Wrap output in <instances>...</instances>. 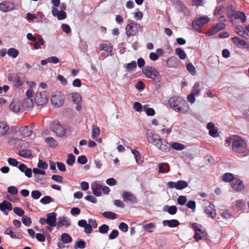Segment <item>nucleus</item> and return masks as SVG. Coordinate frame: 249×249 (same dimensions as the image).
<instances>
[{"label": "nucleus", "mask_w": 249, "mask_h": 249, "mask_svg": "<svg viewBox=\"0 0 249 249\" xmlns=\"http://www.w3.org/2000/svg\"><path fill=\"white\" fill-rule=\"evenodd\" d=\"M37 167L44 170L48 168V164L46 162L43 161L39 159L38 162L37 163Z\"/></svg>", "instance_id": "nucleus-54"}, {"label": "nucleus", "mask_w": 249, "mask_h": 249, "mask_svg": "<svg viewBox=\"0 0 249 249\" xmlns=\"http://www.w3.org/2000/svg\"><path fill=\"white\" fill-rule=\"evenodd\" d=\"M18 168L21 172L24 173L27 178H30L32 177V169L28 168L25 164L23 163H20L18 166Z\"/></svg>", "instance_id": "nucleus-24"}, {"label": "nucleus", "mask_w": 249, "mask_h": 249, "mask_svg": "<svg viewBox=\"0 0 249 249\" xmlns=\"http://www.w3.org/2000/svg\"><path fill=\"white\" fill-rule=\"evenodd\" d=\"M73 102L75 104H78L82 102V97L78 93H74L72 94Z\"/></svg>", "instance_id": "nucleus-39"}, {"label": "nucleus", "mask_w": 249, "mask_h": 249, "mask_svg": "<svg viewBox=\"0 0 249 249\" xmlns=\"http://www.w3.org/2000/svg\"><path fill=\"white\" fill-rule=\"evenodd\" d=\"M167 211L169 214L173 215L177 213V208L175 206H168L166 205L164 208V211Z\"/></svg>", "instance_id": "nucleus-38"}, {"label": "nucleus", "mask_w": 249, "mask_h": 249, "mask_svg": "<svg viewBox=\"0 0 249 249\" xmlns=\"http://www.w3.org/2000/svg\"><path fill=\"white\" fill-rule=\"evenodd\" d=\"M32 127L27 125L21 127L18 131L20 136L23 137H29L32 133Z\"/></svg>", "instance_id": "nucleus-17"}, {"label": "nucleus", "mask_w": 249, "mask_h": 249, "mask_svg": "<svg viewBox=\"0 0 249 249\" xmlns=\"http://www.w3.org/2000/svg\"><path fill=\"white\" fill-rule=\"evenodd\" d=\"M145 135L148 142L155 145L160 150L167 152L170 150V146L167 141L151 130H147Z\"/></svg>", "instance_id": "nucleus-1"}, {"label": "nucleus", "mask_w": 249, "mask_h": 249, "mask_svg": "<svg viewBox=\"0 0 249 249\" xmlns=\"http://www.w3.org/2000/svg\"><path fill=\"white\" fill-rule=\"evenodd\" d=\"M7 53L9 56H12L13 58L17 57L19 54L18 50L13 48L9 49Z\"/></svg>", "instance_id": "nucleus-42"}, {"label": "nucleus", "mask_w": 249, "mask_h": 249, "mask_svg": "<svg viewBox=\"0 0 249 249\" xmlns=\"http://www.w3.org/2000/svg\"><path fill=\"white\" fill-rule=\"evenodd\" d=\"M12 204L9 201L4 200L2 203H0V210L4 213V214H8L7 212H5L7 210L11 211L12 210Z\"/></svg>", "instance_id": "nucleus-23"}, {"label": "nucleus", "mask_w": 249, "mask_h": 249, "mask_svg": "<svg viewBox=\"0 0 249 249\" xmlns=\"http://www.w3.org/2000/svg\"><path fill=\"white\" fill-rule=\"evenodd\" d=\"M66 4L64 3H62L60 5L61 10L58 11V9L56 7H53L52 13L53 16L56 17L58 20H62L66 18L67 15L64 11L66 9Z\"/></svg>", "instance_id": "nucleus-7"}, {"label": "nucleus", "mask_w": 249, "mask_h": 249, "mask_svg": "<svg viewBox=\"0 0 249 249\" xmlns=\"http://www.w3.org/2000/svg\"><path fill=\"white\" fill-rule=\"evenodd\" d=\"M48 96L46 91L37 92L35 95L34 100L38 106H42L48 102Z\"/></svg>", "instance_id": "nucleus-9"}, {"label": "nucleus", "mask_w": 249, "mask_h": 249, "mask_svg": "<svg viewBox=\"0 0 249 249\" xmlns=\"http://www.w3.org/2000/svg\"><path fill=\"white\" fill-rule=\"evenodd\" d=\"M7 192L12 195H15L18 193V190L16 187L11 186L8 188Z\"/></svg>", "instance_id": "nucleus-64"}, {"label": "nucleus", "mask_w": 249, "mask_h": 249, "mask_svg": "<svg viewBox=\"0 0 249 249\" xmlns=\"http://www.w3.org/2000/svg\"><path fill=\"white\" fill-rule=\"evenodd\" d=\"M71 223L70 220L64 216L59 217L57 222V229H59L62 226L69 227L71 225Z\"/></svg>", "instance_id": "nucleus-20"}, {"label": "nucleus", "mask_w": 249, "mask_h": 249, "mask_svg": "<svg viewBox=\"0 0 249 249\" xmlns=\"http://www.w3.org/2000/svg\"><path fill=\"white\" fill-rule=\"evenodd\" d=\"M89 224L86 220H80L78 222V225L80 227L84 228V232L86 233L89 234L92 232V228H96L98 226L96 221L95 219L90 218L88 220Z\"/></svg>", "instance_id": "nucleus-5"}, {"label": "nucleus", "mask_w": 249, "mask_h": 249, "mask_svg": "<svg viewBox=\"0 0 249 249\" xmlns=\"http://www.w3.org/2000/svg\"><path fill=\"white\" fill-rule=\"evenodd\" d=\"M171 147L173 149L177 150H182L185 148L184 145L176 142H173L171 145Z\"/></svg>", "instance_id": "nucleus-48"}, {"label": "nucleus", "mask_w": 249, "mask_h": 249, "mask_svg": "<svg viewBox=\"0 0 249 249\" xmlns=\"http://www.w3.org/2000/svg\"><path fill=\"white\" fill-rule=\"evenodd\" d=\"M231 40L236 46L239 48L245 47L247 45V42L244 40L238 37H232Z\"/></svg>", "instance_id": "nucleus-25"}, {"label": "nucleus", "mask_w": 249, "mask_h": 249, "mask_svg": "<svg viewBox=\"0 0 249 249\" xmlns=\"http://www.w3.org/2000/svg\"><path fill=\"white\" fill-rule=\"evenodd\" d=\"M18 155L22 157L28 158L31 157L32 152L30 150H22L18 152Z\"/></svg>", "instance_id": "nucleus-40"}, {"label": "nucleus", "mask_w": 249, "mask_h": 249, "mask_svg": "<svg viewBox=\"0 0 249 249\" xmlns=\"http://www.w3.org/2000/svg\"><path fill=\"white\" fill-rule=\"evenodd\" d=\"M52 131L58 137L63 136L65 133V129L58 122H54L51 127Z\"/></svg>", "instance_id": "nucleus-15"}, {"label": "nucleus", "mask_w": 249, "mask_h": 249, "mask_svg": "<svg viewBox=\"0 0 249 249\" xmlns=\"http://www.w3.org/2000/svg\"><path fill=\"white\" fill-rule=\"evenodd\" d=\"M13 211L15 214L19 216H23L24 214V211L19 207H15L13 209Z\"/></svg>", "instance_id": "nucleus-59"}, {"label": "nucleus", "mask_w": 249, "mask_h": 249, "mask_svg": "<svg viewBox=\"0 0 249 249\" xmlns=\"http://www.w3.org/2000/svg\"><path fill=\"white\" fill-rule=\"evenodd\" d=\"M132 152L134 155L136 161L138 164H141L142 162V160L141 159V156L139 152L137 150H132Z\"/></svg>", "instance_id": "nucleus-50"}, {"label": "nucleus", "mask_w": 249, "mask_h": 249, "mask_svg": "<svg viewBox=\"0 0 249 249\" xmlns=\"http://www.w3.org/2000/svg\"><path fill=\"white\" fill-rule=\"evenodd\" d=\"M100 133V129L98 127H93L92 129L91 137L93 139H95Z\"/></svg>", "instance_id": "nucleus-57"}, {"label": "nucleus", "mask_w": 249, "mask_h": 249, "mask_svg": "<svg viewBox=\"0 0 249 249\" xmlns=\"http://www.w3.org/2000/svg\"><path fill=\"white\" fill-rule=\"evenodd\" d=\"M158 166L160 172L161 173H165L169 171V167L167 163H160Z\"/></svg>", "instance_id": "nucleus-32"}, {"label": "nucleus", "mask_w": 249, "mask_h": 249, "mask_svg": "<svg viewBox=\"0 0 249 249\" xmlns=\"http://www.w3.org/2000/svg\"><path fill=\"white\" fill-rule=\"evenodd\" d=\"M234 176L232 174L227 173L222 176V179L225 182H232L234 180Z\"/></svg>", "instance_id": "nucleus-33"}, {"label": "nucleus", "mask_w": 249, "mask_h": 249, "mask_svg": "<svg viewBox=\"0 0 249 249\" xmlns=\"http://www.w3.org/2000/svg\"><path fill=\"white\" fill-rule=\"evenodd\" d=\"M169 103L171 107L178 113L185 114L190 109L187 102L180 97H173L170 98Z\"/></svg>", "instance_id": "nucleus-2"}, {"label": "nucleus", "mask_w": 249, "mask_h": 249, "mask_svg": "<svg viewBox=\"0 0 249 249\" xmlns=\"http://www.w3.org/2000/svg\"><path fill=\"white\" fill-rule=\"evenodd\" d=\"M41 195V192L38 190H34L31 192V196L35 199H38Z\"/></svg>", "instance_id": "nucleus-60"}, {"label": "nucleus", "mask_w": 249, "mask_h": 249, "mask_svg": "<svg viewBox=\"0 0 249 249\" xmlns=\"http://www.w3.org/2000/svg\"><path fill=\"white\" fill-rule=\"evenodd\" d=\"M142 72L147 78L153 79L155 83H159L161 81L159 72L154 67L146 66L142 68Z\"/></svg>", "instance_id": "nucleus-4"}, {"label": "nucleus", "mask_w": 249, "mask_h": 249, "mask_svg": "<svg viewBox=\"0 0 249 249\" xmlns=\"http://www.w3.org/2000/svg\"><path fill=\"white\" fill-rule=\"evenodd\" d=\"M8 79L9 81H12L13 85L16 87H18L21 86L24 82V76H23L22 74L20 73L17 74L14 76L9 75L8 76Z\"/></svg>", "instance_id": "nucleus-13"}, {"label": "nucleus", "mask_w": 249, "mask_h": 249, "mask_svg": "<svg viewBox=\"0 0 249 249\" xmlns=\"http://www.w3.org/2000/svg\"><path fill=\"white\" fill-rule=\"evenodd\" d=\"M91 189L94 195L99 196L101 195L102 186L98 183H94L91 185Z\"/></svg>", "instance_id": "nucleus-26"}, {"label": "nucleus", "mask_w": 249, "mask_h": 249, "mask_svg": "<svg viewBox=\"0 0 249 249\" xmlns=\"http://www.w3.org/2000/svg\"><path fill=\"white\" fill-rule=\"evenodd\" d=\"M40 202L46 205L48 204H49L51 202L53 201V199L51 197L48 196H45L44 197H42L40 200Z\"/></svg>", "instance_id": "nucleus-53"}, {"label": "nucleus", "mask_w": 249, "mask_h": 249, "mask_svg": "<svg viewBox=\"0 0 249 249\" xmlns=\"http://www.w3.org/2000/svg\"><path fill=\"white\" fill-rule=\"evenodd\" d=\"M100 49L106 52H111L112 49V46L110 44H102L100 45Z\"/></svg>", "instance_id": "nucleus-49"}, {"label": "nucleus", "mask_w": 249, "mask_h": 249, "mask_svg": "<svg viewBox=\"0 0 249 249\" xmlns=\"http://www.w3.org/2000/svg\"><path fill=\"white\" fill-rule=\"evenodd\" d=\"M156 225L154 223H149L144 224L142 226L143 229L148 232H152L156 229Z\"/></svg>", "instance_id": "nucleus-31"}, {"label": "nucleus", "mask_w": 249, "mask_h": 249, "mask_svg": "<svg viewBox=\"0 0 249 249\" xmlns=\"http://www.w3.org/2000/svg\"><path fill=\"white\" fill-rule=\"evenodd\" d=\"M137 67L136 62L135 61H132L131 62L128 63L126 66L125 69L128 72H131Z\"/></svg>", "instance_id": "nucleus-45"}, {"label": "nucleus", "mask_w": 249, "mask_h": 249, "mask_svg": "<svg viewBox=\"0 0 249 249\" xmlns=\"http://www.w3.org/2000/svg\"><path fill=\"white\" fill-rule=\"evenodd\" d=\"M10 109L14 112H18L20 110V107L18 103L12 102L10 106Z\"/></svg>", "instance_id": "nucleus-44"}, {"label": "nucleus", "mask_w": 249, "mask_h": 249, "mask_svg": "<svg viewBox=\"0 0 249 249\" xmlns=\"http://www.w3.org/2000/svg\"><path fill=\"white\" fill-rule=\"evenodd\" d=\"M178 203L180 205H183L187 202V198L185 196H179L177 199Z\"/></svg>", "instance_id": "nucleus-61"}, {"label": "nucleus", "mask_w": 249, "mask_h": 249, "mask_svg": "<svg viewBox=\"0 0 249 249\" xmlns=\"http://www.w3.org/2000/svg\"><path fill=\"white\" fill-rule=\"evenodd\" d=\"M143 109L147 116H152L155 114L154 109L152 108L148 107V105H144L143 106Z\"/></svg>", "instance_id": "nucleus-47"}, {"label": "nucleus", "mask_w": 249, "mask_h": 249, "mask_svg": "<svg viewBox=\"0 0 249 249\" xmlns=\"http://www.w3.org/2000/svg\"><path fill=\"white\" fill-rule=\"evenodd\" d=\"M109 227L106 224H103L99 228V231L102 234L107 233Z\"/></svg>", "instance_id": "nucleus-58"}, {"label": "nucleus", "mask_w": 249, "mask_h": 249, "mask_svg": "<svg viewBox=\"0 0 249 249\" xmlns=\"http://www.w3.org/2000/svg\"><path fill=\"white\" fill-rule=\"evenodd\" d=\"M227 11L228 15L229 16V17L232 18V15H233V14L235 12L234 11V7L231 5L228 6L227 8Z\"/></svg>", "instance_id": "nucleus-62"}, {"label": "nucleus", "mask_w": 249, "mask_h": 249, "mask_svg": "<svg viewBox=\"0 0 249 249\" xmlns=\"http://www.w3.org/2000/svg\"><path fill=\"white\" fill-rule=\"evenodd\" d=\"M191 227L195 231L194 237L196 241L199 240L206 236L207 232L200 224L194 223L192 224Z\"/></svg>", "instance_id": "nucleus-6"}, {"label": "nucleus", "mask_w": 249, "mask_h": 249, "mask_svg": "<svg viewBox=\"0 0 249 249\" xmlns=\"http://www.w3.org/2000/svg\"><path fill=\"white\" fill-rule=\"evenodd\" d=\"M119 229L123 232H126L128 231V227L126 223L121 222L119 225Z\"/></svg>", "instance_id": "nucleus-63"}, {"label": "nucleus", "mask_w": 249, "mask_h": 249, "mask_svg": "<svg viewBox=\"0 0 249 249\" xmlns=\"http://www.w3.org/2000/svg\"><path fill=\"white\" fill-rule=\"evenodd\" d=\"M102 215L104 217L109 219H115L116 218V214L112 212H105L102 213Z\"/></svg>", "instance_id": "nucleus-36"}, {"label": "nucleus", "mask_w": 249, "mask_h": 249, "mask_svg": "<svg viewBox=\"0 0 249 249\" xmlns=\"http://www.w3.org/2000/svg\"><path fill=\"white\" fill-rule=\"evenodd\" d=\"M122 197L124 202L129 201L131 203H135L136 202L137 199L136 196L131 193L125 192L123 193Z\"/></svg>", "instance_id": "nucleus-22"}, {"label": "nucleus", "mask_w": 249, "mask_h": 249, "mask_svg": "<svg viewBox=\"0 0 249 249\" xmlns=\"http://www.w3.org/2000/svg\"><path fill=\"white\" fill-rule=\"evenodd\" d=\"M162 224L164 226H168L170 228H174L178 226L179 223L176 219L165 220L162 221Z\"/></svg>", "instance_id": "nucleus-28"}, {"label": "nucleus", "mask_w": 249, "mask_h": 249, "mask_svg": "<svg viewBox=\"0 0 249 249\" xmlns=\"http://www.w3.org/2000/svg\"><path fill=\"white\" fill-rule=\"evenodd\" d=\"M205 212L212 218L216 216V212L214 206L208 201L204 200L202 203Z\"/></svg>", "instance_id": "nucleus-8"}, {"label": "nucleus", "mask_w": 249, "mask_h": 249, "mask_svg": "<svg viewBox=\"0 0 249 249\" xmlns=\"http://www.w3.org/2000/svg\"><path fill=\"white\" fill-rule=\"evenodd\" d=\"M33 172L34 174V176L41 175L42 176H44L46 174V172L43 170H41L39 168H35L33 169Z\"/></svg>", "instance_id": "nucleus-56"}, {"label": "nucleus", "mask_w": 249, "mask_h": 249, "mask_svg": "<svg viewBox=\"0 0 249 249\" xmlns=\"http://www.w3.org/2000/svg\"><path fill=\"white\" fill-rule=\"evenodd\" d=\"M65 101V96L60 92H57L52 95L51 102L52 104L56 107L62 106Z\"/></svg>", "instance_id": "nucleus-10"}, {"label": "nucleus", "mask_w": 249, "mask_h": 249, "mask_svg": "<svg viewBox=\"0 0 249 249\" xmlns=\"http://www.w3.org/2000/svg\"><path fill=\"white\" fill-rule=\"evenodd\" d=\"M140 28V24L135 22H131L125 27L126 34L128 36H133L138 32Z\"/></svg>", "instance_id": "nucleus-11"}, {"label": "nucleus", "mask_w": 249, "mask_h": 249, "mask_svg": "<svg viewBox=\"0 0 249 249\" xmlns=\"http://www.w3.org/2000/svg\"><path fill=\"white\" fill-rule=\"evenodd\" d=\"M232 150L238 153H245L247 151V144L245 140L239 136H232Z\"/></svg>", "instance_id": "nucleus-3"}, {"label": "nucleus", "mask_w": 249, "mask_h": 249, "mask_svg": "<svg viewBox=\"0 0 249 249\" xmlns=\"http://www.w3.org/2000/svg\"><path fill=\"white\" fill-rule=\"evenodd\" d=\"M75 161V157L72 154H69L68 155V159L66 163L69 166H72Z\"/></svg>", "instance_id": "nucleus-46"}, {"label": "nucleus", "mask_w": 249, "mask_h": 249, "mask_svg": "<svg viewBox=\"0 0 249 249\" xmlns=\"http://www.w3.org/2000/svg\"><path fill=\"white\" fill-rule=\"evenodd\" d=\"M61 240L63 243H69L72 241V238L71 236L66 233H63L61 235Z\"/></svg>", "instance_id": "nucleus-37"}, {"label": "nucleus", "mask_w": 249, "mask_h": 249, "mask_svg": "<svg viewBox=\"0 0 249 249\" xmlns=\"http://www.w3.org/2000/svg\"><path fill=\"white\" fill-rule=\"evenodd\" d=\"M34 177L35 181L38 183L44 184L46 183V178L44 176L38 175L34 176Z\"/></svg>", "instance_id": "nucleus-35"}, {"label": "nucleus", "mask_w": 249, "mask_h": 249, "mask_svg": "<svg viewBox=\"0 0 249 249\" xmlns=\"http://www.w3.org/2000/svg\"><path fill=\"white\" fill-rule=\"evenodd\" d=\"M56 216L57 214L55 213H51L47 214V224L50 227H54L56 226Z\"/></svg>", "instance_id": "nucleus-19"}, {"label": "nucleus", "mask_w": 249, "mask_h": 249, "mask_svg": "<svg viewBox=\"0 0 249 249\" xmlns=\"http://www.w3.org/2000/svg\"><path fill=\"white\" fill-rule=\"evenodd\" d=\"M86 247V243L84 240H78L74 244V248L75 249H83Z\"/></svg>", "instance_id": "nucleus-43"}, {"label": "nucleus", "mask_w": 249, "mask_h": 249, "mask_svg": "<svg viewBox=\"0 0 249 249\" xmlns=\"http://www.w3.org/2000/svg\"><path fill=\"white\" fill-rule=\"evenodd\" d=\"M231 184L232 188L236 191H241L244 188L242 181L238 178L233 180Z\"/></svg>", "instance_id": "nucleus-21"}, {"label": "nucleus", "mask_w": 249, "mask_h": 249, "mask_svg": "<svg viewBox=\"0 0 249 249\" xmlns=\"http://www.w3.org/2000/svg\"><path fill=\"white\" fill-rule=\"evenodd\" d=\"M168 188H176L177 190H182L188 186V183L184 180H179L177 182L169 181L167 183Z\"/></svg>", "instance_id": "nucleus-14"}, {"label": "nucleus", "mask_w": 249, "mask_h": 249, "mask_svg": "<svg viewBox=\"0 0 249 249\" xmlns=\"http://www.w3.org/2000/svg\"><path fill=\"white\" fill-rule=\"evenodd\" d=\"M15 6V4L11 1H3L0 3V10L3 12H7L14 10Z\"/></svg>", "instance_id": "nucleus-16"}, {"label": "nucleus", "mask_w": 249, "mask_h": 249, "mask_svg": "<svg viewBox=\"0 0 249 249\" xmlns=\"http://www.w3.org/2000/svg\"><path fill=\"white\" fill-rule=\"evenodd\" d=\"M226 24L224 23H218L216 24L214 27L210 29L207 32V35L209 36L213 35L219 31L225 29Z\"/></svg>", "instance_id": "nucleus-18"}, {"label": "nucleus", "mask_w": 249, "mask_h": 249, "mask_svg": "<svg viewBox=\"0 0 249 249\" xmlns=\"http://www.w3.org/2000/svg\"><path fill=\"white\" fill-rule=\"evenodd\" d=\"M235 19H240L242 23H244L246 20V17L243 12L240 11H236L232 15V18Z\"/></svg>", "instance_id": "nucleus-30"}, {"label": "nucleus", "mask_w": 249, "mask_h": 249, "mask_svg": "<svg viewBox=\"0 0 249 249\" xmlns=\"http://www.w3.org/2000/svg\"><path fill=\"white\" fill-rule=\"evenodd\" d=\"M9 130V126L7 123L3 121L0 122V137H2L6 134Z\"/></svg>", "instance_id": "nucleus-27"}, {"label": "nucleus", "mask_w": 249, "mask_h": 249, "mask_svg": "<svg viewBox=\"0 0 249 249\" xmlns=\"http://www.w3.org/2000/svg\"><path fill=\"white\" fill-rule=\"evenodd\" d=\"M22 106L26 110H29L32 108L34 106L33 100L30 98L25 99L22 103Z\"/></svg>", "instance_id": "nucleus-29"}, {"label": "nucleus", "mask_w": 249, "mask_h": 249, "mask_svg": "<svg viewBox=\"0 0 249 249\" xmlns=\"http://www.w3.org/2000/svg\"><path fill=\"white\" fill-rule=\"evenodd\" d=\"M200 87V84L199 82H196L193 87L191 93H193L194 95H198L200 92V90L198 89Z\"/></svg>", "instance_id": "nucleus-52"}, {"label": "nucleus", "mask_w": 249, "mask_h": 249, "mask_svg": "<svg viewBox=\"0 0 249 249\" xmlns=\"http://www.w3.org/2000/svg\"><path fill=\"white\" fill-rule=\"evenodd\" d=\"M210 20V18L206 16L201 17L193 21L192 26L196 30H198L203 25L208 23Z\"/></svg>", "instance_id": "nucleus-12"}, {"label": "nucleus", "mask_w": 249, "mask_h": 249, "mask_svg": "<svg viewBox=\"0 0 249 249\" xmlns=\"http://www.w3.org/2000/svg\"><path fill=\"white\" fill-rule=\"evenodd\" d=\"M187 70L193 75L196 74V70L194 66L192 63H188L186 65Z\"/></svg>", "instance_id": "nucleus-51"}, {"label": "nucleus", "mask_w": 249, "mask_h": 249, "mask_svg": "<svg viewBox=\"0 0 249 249\" xmlns=\"http://www.w3.org/2000/svg\"><path fill=\"white\" fill-rule=\"evenodd\" d=\"M175 53L178 55L180 59H185L186 57V54L184 50L180 48H177L175 49Z\"/></svg>", "instance_id": "nucleus-41"}, {"label": "nucleus", "mask_w": 249, "mask_h": 249, "mask_svg": "<svg viewBox=\"0 0 249 249\" xmlns=\"http://www.w3.org/2000/svg\"><path fill=\"white\" fill-rule=\"evenodd\" d=\"M14 229L12 227H9L5 229L4 233L9 235L12 238H18V237L14 232Z\"/></svg>", "instance_id": "nucleus-34"}, {"label": "nucleus", "mask_w": 249, "mask_h": 249, "mask_svg": "<svg viewBox=\"0 0 249 249\" xmlns=\"http://www.w3.org/2000/svg\"><path fill=\"white\" fill-rule=\"evenodd\" d=\"M46 142L51 147H55L57 145V142L52 137H48L46 139Z\"/></svg>", "instance_id": "nucleus-55"}]
</instances>
